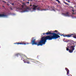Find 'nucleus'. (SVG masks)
<instances>
[{
  "label": "nucleus",
  "mask_w": 76,
  "mask_h": 76,
  "mask_svg": "<svg viewBox=\"0 0 76 76\" xmlns=\"http://www.w3.org/2000/svg\"><path fill=\"white\" fill-rule=\"evenodd\" d=\"M46 35H53L52 36H48L45 37H42L41 39L38 42H35L36 39L34 37H32L31 38V42L32 45H36L37 46L44 45L45 44V42H47V40H52V39H58V38L60 37V36L56 34V33L54 32L52 33V31H49L46 33Z\"/></svg>",
  "instance_id": "1"
},
{
  "label": "nucleus",
  "mask_w": 76,
  "mask_h": 76,
  "mask_svg": "<svg viewBox=\"0 0 76 76\" xmlns=\"http://www.w3.org/2000/svg\"><path fill=\"white\" fill-rule=\"evenodd\" d=\"M56 35H61V36H63L64 37H68H68L69 38L70 37H73V35H74V34H69L68 35H64L63 34L61 35L60 34V33L59 32H58V33H57L56 34Z\"/></svg>",
  "instance_id": "2"
},
{
  "label": "nucleus",
  "mask_w": 76,
  "mask_h": 76,
  "mask_svg": "<svg viewBox=\"0 0 76 76\" xmlns=\"http://www.w3.org/2000/svg\"><path fill=\"white\" fill-rule=\"evenodd\" d=\"M14 44H20L21 45H26V44H29V43H26L24 42H17L14 43Z\"/></svg>",
  "instance_id": "3"
},
{
  "label": "nucleus",
  "mask_w": 76,
  "mask_h": 76,
  "mask_svg": "<svg viewBox=\"0 0 76 76\" xmlns=\"http://www.w3.org/2000/svg\"><path fill=\"white\" fill-rule=\"evenodd\" d=\"M51 8V7L49 6H46V8L45 9H43L41 10V11L43 10H44V11H47V10H50V9Z\"/></svg>",
  "instance_id": "4"
},
{
  "label": "nucleus",
  "mask_w": 76,
  "mask_h": 76,
  "mask_svg": "<svg viewBox=\"0 0 76 76\" xmlns=\"http://www.w3.org/2000/svg\"><path fill=\"white\" fill-rule=\"evenodd\" d=\"M65 70H66L67 71V75L68 76H72V75H71L70 76L69 75V70L67 69V68H65Z\"/></svg>",
  "instance_id": "5"
},
{
  "label": "nucleus",
  "mask_w": 76,
  "mask_h": 76,
  "mask_svg": "<svg viewBox=\"0 0 76 76\" xmlns=\"http://www.w3.org/2000/svg\"><path fill=\"white\" fill-rule=\"evenodd\" d=\"M24 58H26V60H30V61H32V60H34V59H31V58H28V57H26V56L24 57Z\"/></svg>",
  "instance_id": "6"
},
{
  "label": "nucleus",
  "mask_w": 76,
  "mask_h": 76,
  "mask_svg": "<svg viewBox=\"0 0 76 76\" xmlns=\"http://www.w3.org/2000/svg\"><path fill=\"white\" fill-rule=\"evenodd\" d=\"M23 61H24V63H27V64H31V63H30V61H28L27 60V61L28 62H26V60L24 59V60H23Z\"/></svg>",
  "instance_id": "7"
},
{
  "label": "nucleus",
  "mask_w": 76,
  "mask_h": 76,
  "mask_svg": "<svg viewBox=\"0 0 76 76\" xmlns=\"http://www.w3.org/2000/svg\"><path fill=\"white\" fill-rule=\"evenodd\" d=\"M33 8H32L33 10H36V8L38 7V6H36L35 5H33Z\"/></svg>",
  "instance_id": "8"
},
{
  "label": "nucleus",
  "mask_w": 76,
  "mask_h": 76,
  "mask_svg": "<svg viewBox=\"0 0 76 76\" xmlns=\"http://www.w3.org/2000/svg\"><path fill=\"white\" fill-rule=\"evenodd\" d=\"M7 15H5L4 14H0V17H6Z\"/></svg>",
  "instance_id": "9"
},
{
  "label": "nucleus",
  "mask_w": 76,
  "mask_h": 76,
  "mask_svg": "<svg viewBox=\"0 0 76 76\" xmlns=\"http://www.w3.org/2000/svg\"><path fill=\"white\" fill-rule=\"evenodd\" d=\"M75 46H71L70 47V48L72 49V50H75Z\"/></svg>",
  "instance_id": "10"
},
{
  "label": "nucleus",
  "mask_w": 76,
  "mask_h": 76,
  "mask_svg": "<svg viewBox=\"0 0 76 76\" xmlns=\"http://www.w3.org/2000/svg\"><path fill=\"white\" fill-rule=\"evenodd\" d=\"M64 16H69V12H67L66 13L64 14Z\"/></svg>",
  "instance_id": "11"
},
{
  "label": "nucleus",
  "mask_w": 76,
  "mask_h": 76,
  "mask_svg": "<svg viewBox=\"0 0 76 76\" xmlns=\"http://www.w3.org/2000/svg\"><path fill=\"white\" fill-rule=\"evenodd\" d=\"M73 50H72V49H71L69 50V53H73Z\"/></svg>",
  "instance_id": "12"
},
{
  "label": "nucleus",
  "mask_w": 76,
  "mask_h": 76,
  "mask_svg": "<svg viewBox=\"0 0 76 76\" xmlns=\"http://www.w3.org/2000/svg\"><path fill=\"white\" fill-rule=\"evenodd\" d=\"M27 10H29V7H27L26 8V11H28Z\"/></svg>",
  "instance_id": "13"
},
{
  "label": "nucleus",
  "mask_w": 76,
  "mask_h": 76,
  "mask_svg": "<svg viewBox=\"0 0 76 76\" xmlns=\"http://www.w3.org/2000/svg\"><path fill=\"white\" fill-rule=\"evenodd\" d=\"M64 3L65 4H66V5H69V4H67V3H66L65 2H64Z\"/></svg>",
  "instance_id": "14"
},
{
  "label": "nucleus",
  "mask_w": 76,
  "mask_h": 76,
  "mask_svg": "<svg viewBox=\"0 0 76 76\" xmlns=\"http://www.w3.org/2000/svg\"><path fill=\"white\" fill-rule=\"evenodd\" d=\"M23 6H26V4L25 3H23Z\"/></svg>",
  "instance_id": "15"
},
{
  "label": "nucleus",
  "mask_w": 76,
  "mask_h": 76,
  "mask_svg": "<svg viewBox=\"0 0 76 76\" xmlns=\"http://www.w3.org/2000/svg\"><path fill=\"white\" fill-rule=\"evenodd\" d=\"M66 48L67 51H69V48Z\"/></svg>",
  "instance_id": "16"
},
{
  "label": "nucleus",
  "mask_w": 76,
  "mask_h": 76,
  "mask_svg": "<svg viewBox=\"0 0 76 76\" xmlns=\"http://www.w3.org/2000/svg\"><path fill=\"white\" fill-rule=\"evenodd\" d=\"M37 10H40V7H38L37 8Z\"/></svg>",
  "instance_id": "17"
},
{
  "label": "nucleus",
  "mask_w": 76,
  "mask_h": 76,
  "mask_svg": "<svg viewBox=\"0 0 76 76\" xmlns=\"http://www.w3.org/2000/svg\"><path fill=\"white\" fill-rule=\"evenodd\" d=\"M22 7L23 9V8H24V5H22L21 6Z\"/></svg>",
  "instance_id": "18"
},
{
  "label": "nucleus",
  "mask_w": 76,
  "mask_h": 76,
  "mask_svg": "<svg viewBox=\"0 0 76 76\" xmlns=\"http://www.w3.org/2000/svg\"><path fill=\"white\" fill-rule=\"evenodd\" d=\"M26 3H28V4H29V2H26Z\"/></svg>",
  "instance_id": "19"
},
{
  "label": "nucleus",
  "mask_w": 76,
  "mask_h": 76,
  "mask_svg": "<svg viewBox=\"0 0 76 76\" xmlns=\"http://www.w3.org/2000/svg\"><path fill=\"white\" fill-rule=\"evenodd\" d=\"M45 34H46V33H43V35H45Z\"/></svg>",
  "instance_id": "20"
},
{
  "label": "nucleus",
  "mask_w": 76,
  "mask_h": 76,
  "mask_svg": "<svg viewBox=\"0 0 76 76\" xmlns=\"http://www.w3.org/2000/svg\"><path fill=\"white\" fill-rule=\"evenodd\" d=\"M74 38H76V36H73Z\"/></svg>",
  "instance_id": "21"
},
{
  "label": "nucleus",
  "mask_w": 76,
  "mask_h": 76,
  "mask_svg": "<svg viewBox=\"0 0 76 76\" xmlns=\"http://www.w3.org/2000/svg\"><path fill=\"white\" fill-rule=\"evenodd\" d=\"M68 1V3H70V1L69 0H68V1Z\"/></svg>",
  "instance_id": "22"
},
{
  "label": "nucleus",
  "mask_w": 76,
  "mask_h": 76,
  "mask_svg": "<svg viewBox=\"0 0 76 76\" xmlns=\"http://www.w3.org/2000/svg\"><path fill=\"white\" fill-rule=\"evenodd\" d=\"M58 2L59 3H60V1H59V0H58Z\"/></svg>",
  "instance_id": "23"
},
{
  "label": "nucleus",
  "mask_w": 76,
  "mask_h": 76,
  "mask_svg": "<svg viewBox=\"0 0 76 76\" xmlns=\"http://www.w3.org/2000/svg\"><path fill=\"white\" fill-rule=\"evenodd\" d=\"M28 1H32V0H28Z\"/></svg>",
  "instance_id": "24"
},
{
  "label": "nucleus",
  "mask_w": 76,
  "mask_h": 76,
  "mask_svg": "<svg viewBox=\"0 0 76 76\" xmlns=\"http://www.w3.org/2000/svg\"><path fill=\"white\" fill-rule=\"evenodd\" d=\"M54 32H58V31H57L56 30V31H54Z\"/></svg>",
  "instance_id": "25"
},
{
  "label": "nucleus",
  "mask_w": 76,
  "mask_h": 76,
  "mask_svg": "<svg viewBox=\"0 0 76 76\" xmlns=\"http://www.w3.org/2000/svg\"><path fill=\"white\" fill-rule=\"evenodd\" d=\"M3 2H4L5 3H6V2L4 1H3Z\"/></svg>",
  "instance_id": "26"
},
{
  "label": "nucleus",
  "mask_w": 76,
  "mask_h": 76,
  "mask_svg": "<svg viewBox=\"0 0 76 76\" xmlns=\"http://www.w3.org/2000/svg\"><path fill=\"white\" fill-rule=\"evenodd\" d=\"M19 55V54H16V56H18Z\"/></svg>",
  "instance_id": "27"
},
{
  "label": "nucleus",
  "mask_w": 76,
  "mask_h": 76,
  "mask_svg": "<svg viewBox=\"0 0 76 76\" xmlns=\"http://www.w3.org/2000/svg\"><path fill=\"white\" fill-rule=\"evenodd\" d=\"M72 11L73 12H74V10H72Z\"/></svg>",
  "instance_id": "28"
},
{
  "label": "nucleus",
  "mask_w": 76,
  "mask_h": 76,
  "mask_svg": "<svg viewBox=\"0 0 76 76\" xmlns=\"http://www.w3.org/2000/svg\"><path fill=\"white\" fill-rule=\"evenodd\" d=\"M10 9H11V10H12V8H11Z\"/></svg>",
  "instance_id": "29"
},
{
  "label": "nucleus",
  "mask_w": 76,
  "mask_h": 76,
  "mask_svg": "<svg viewBox=\"0 0 76 76\" xmlns=\"http://www.w3.org/2000/svg\"><path fill=\"white\" fill-rule=\"evenodd\" d=\"M72 14H73V15H74V14H75L73 12Z\"/></svg>",
  "instance_id": "30"
},
{
  "label": "nucleus",
  "mask_w": 76,
  "mask_h": 76,
  "mask_svg": "<svg viewBox=\"0 0 76 76\" xmlns=\"http://www.w3.org/2000/svg\"><path fill=\"white\" fill-rule=\"evenodd\" d=\"M12 5H14V4H13H13H12Z\"/></svg>",
  "instance_id": "31"
},
{
  "label": "nucleus",
  "mask_w": 76,
  "mask_h": 76,
  "mask_svg": "<svg viewBox=\"0 0 76 76\" xmlns=\"http://www.w3.org/2000/svg\"><path fill=\"white\" fill-rule=\"evenodd\" d=\"M75 42H74V43L73 44V45H75Z\"/></svg>",
  "instance_id": "32"
},
{
  "label": "nucleus",
  "mask_w": 76,
  "mask_h": 76,
  "mask_svg": "<svg viewBox=\"0 0 76 76\" xmlns=\"http://www.w3.org/2000/svg\"><path fill=\"white\" fill-rule=\"evenodd\" d=\"M56 0V1H58V0Z\"/></svg>",
  "instance_id": "33"
},
{
  "label": "nucleus",
  "mask_w": 76,
  "mask_h": 76,
  "mask_svg": "<svg viewBox=\"0 0 76 76\" xmlns=\"http://www.w3.org/2000/svg\"><path fill=\"white\" fill-rule=\"evenodd\" d=\"M30 6H32V5H30Z\"/></svg>",
  "instance_id": "34"
},
{
  "label": "nucleus",
  "mask_w": 76,
  "mask_h": 76,
  "mask_svg": "<svg viewBox=\"0 0 76 76\" xmlns=\"http://www.w3.org/2000/svg\"><path fill=\"white\" fill-rule=\"evenodd\" d=\"M66 1H68V0H66Z\"/></svg>",
  "instance_id": "35"
},
{
  "label": "nucleus",
  "mask_w": 76,
  "mask_h": 76,
  "mask_svg": "<svg viewBox=\"0 0 76 76\" xmlns=\"http://www.w3.org/2000/svg\"><path fill=\"white\" fill-rule=\"evenodd\" d=\"M64 40H65V39H64Z\"/></svg>",
  "instance_id": "36"
},
{
  "label": "nucleus",
  "mask_w": 76,
  "mask_h": 76,
  "mask_svg": "<svg viewBox=\"0 0 76 76\" xmlns=\"http://www.w3.org/2000/svg\"><path fill=\"white\" fill-rule=\"evenodd\" d=\"M23 0V1H25V0Z\"/></svg>",
  "instance_id": "37"
},
{
  "label": "nucleus",
  "mask_w": 76,
  "mask_h": 76,
  "mask_svg": "<svg viewBox=\"0 0 76 76\" xmlns=\"http://www.w3.org/2000/svg\"><path fill=\"white\" fill-rule=\"evenodd\" d=\"M37 57H38V56H37Z\"/></svg>",
  "instance_id": "38"
},
{
  "label": "nucleus",
  "mask_w": 76,
  "mask_h": 76,
  "mask_svg": "<svg viewBox=\"0 0 76 76\" xmlns=\"http://www.w3.org/2000/svg\"><path fill=\"white\" fill-rule=\"evenodd\" d=\"M3 7H4V6H3Z\"/></svg>",
  "instance_id": "39"
}]
</instances>
